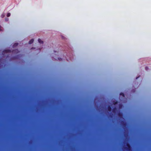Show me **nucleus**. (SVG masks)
I'll use <instances>...</instances> for the list:
<instances>
[{
  "label": "nucleus",
  "mask_w": 151,
  "mask_h": 151,
  "mask_svg": "<svg viewBox=\"0 0 151 151\" xmlns=\"http://www.w3.org/2000/svg\"><path fill=\"white\" fill-rule=\"evenodd\" d=\"M127 147H124V149L128 151H130L131 150V146L129 144L127 143Z\"/></svg>",
  "instance_id": "obj_1"
},
{
  "label": "nucleus",
  "mask_w": 151,
  "mask_h": 151,
  "mask_svg": "<svg viewBox=\"0 0 151 151\" xmlns=\"http://www.w3.org/2000/svg\"><path fill=\"white\" fill-rule=\"evenodd\" d=\"M11 52V50H4L3 51V53L4 54H5V53L10 52Z\"/></svg>",
  "instance_id": "obj_2"
},
{
  "label": "nucleus",
  "mask_w": 151,
  "mask_h": 151,
  "mask_svg": "<svg viewBox=\"0 0 151 151\" xmlns=\"http://www.w3.org/2000/svg\"><path fill=\"white\" fill-rule=\"evenodd\" d=\"M121 124L124 127H125L126 125V124L124 122V121H122L121 122Z\"/></svg>",
  "instance_id": "obj_3"
},
{
  "label": "nucleus",
  "mask_w": 151,
  "mask_h": 151,
  "mask_svg": "<svg viewBox=\"0 0 151 151\" xmlns=\"http://www.w3.org/2000/svg\"><path fill=\"white\" fill-rule=\"evenodd\" d=\"M107 109L108 111L110 112L112 110L111 107L110 106H108Z\"/></svg>",
  "instance_id": "obj_4"
},
{
  "label": "nucleus",
  "mask_w": 151,
  "mask_h": 151,
  "mask_svg": "<svg viewBox=\"0 0 151 151\" xmlns=\"http://www.w3.org/2000/svg\"><path fill=\"white\" fill-rule=\"evenodd\" d=\"M118 115L120 118H122L123 116V114L121 112H119L118 113Z\"/></svg>",
  "instance_id": "obj_5"
},
{
  "label": "nucleus",
  "mask_w": 151,
  "mask_h": 151,
  "mask_svg": "<svg viewBox=\"0 0 151 151\" xmlns=\"http://www.w3.org/2000/svg\"><path fill=\"white\" fill-rule=\"evenodd\" d=\"M117 110V109L116 107H114L112 109V111L113 113H115L116 111Z\"/></svg>",
  "instance_id": "obj_6"
},
{
  "label": "nucleus",
  "mask_w": 151,
  "mask_h": 151,
  "mask_svg": "<svg viewBox=\"0 0 151 151\" xmlns=\"http://www.w3.org/2000/svg\"><path fill=\"white\" fill-rule=\"evenodd\" d=\"M34 40L33 39H31L29 42V44H31L32 43L34 42Z\"/></svg>",
  "instance_id": "obj_7"
},
{
  "label": "nucleus",
  "mask_w": 151,
  "mask_h": 151,
  "mask_svg": "<svg viewBox=\"0 0 151 151\" xmlns=\"http://www.w3.org/2000/svg\"><path fill=\"white\" fill-rule=\"evenodd\" d=\"M38 41L39 43L40 44H43V41L41 40L40 39H38Z\"/></svg>",
  "instance_id": "obj_8"
},
{
  "label": "nucleus",
  "mask_w": 151,
  "mask_h": 151,
  "mask_svg": "<svg viewBox=\"0 0 151 151\" xmlns=\"http://www.w3.org/2000/svg\"><path fill=\"white\" fill-rule=\"evenodd\" d=\"M118 103V102L117 101H113V104L114 105Z\"/></svg>",
  "instance_id": "obj_9"
},
{
  "label": "nucleus",
  "mask_w": 151,
  "mask_h": 151,
  "mask_svg": "<svg viewBox=\"0 0 151 151\" xmlns=\"http://www.w3.org/2000/svg\"><path fill=\"white\" fill-rule=\"evenodd\" d=\"M120 95L122 96L123 97H124V94L123 93H120Z\"/></svg>",
  "instance_id": "obj_10"
},
{
  "label": "nucleus",
  "mask_w": 151,
  "mask_h": 151,
  "mask_svg": "<svg viewBox=\"0 0 151 151\" xmlns=\"http://www.w3.org/2000/svg\"><path fill=\"white\" fill-rule=\"evenodd\" d=\"M11 14L10 13H8L6 14V16L7 17H9L10 16Z\"/></svg>",
  "instance_id": "obj_11"
},
{
  "label": "nucleus",
  "mask_w": 151,
  "mask_h": 151,
  "mask_svg": "<svg viewBox=\"0 0 151 151\" xmlns=\"http://www.w3.org/2000/svg\"><path fill=\"white\" fill-rule=\"evenodd\" d=\"M145 69L146 70H148L149 68L148 67L146 66L145 68Z\"/></svg>",
  "instance_id": "obj_12"
},
{
  "label": "nucleus",
  "mask_w": 151,
  "mask_h": 151,
  "mask_svg": "<svg viewBox=\"0 0 151 151\" xmlns=\"http://www.w3.org/2000/svg\"><path fill=\"white\" fill-rule=\"evenodd\" d=\"M18 45V43H15L14 44V46H17Z\"/></svg>",
  "instance_id": "obj_13"
},
{
  "label": "nucleus",
  "mask_w": 151,
  "mask_h": 151,
  "mask_svg": "<svg viewBox=\"0 0 151 151\" xmlns=\"http://www.w3.org/2000/svg\"><path fill=\"white\" fill-rule=\"evenodd\" d=\"M119 108H121L122 107V105L121 104H120L119 105Z\"/></svg>",
  "instance_id": "obj_14"
},
{
  "label": "nucleus",
  "mask_w": 151,
  "mask_h": 151,
  "mask_svg": "<svg viewBox=\"0 0 151 151\" xmlns=\"http://www.w3.org/2000/svg\"><path fill=\"white\" fill-rule=\"evenodd\" d=\"M1 28H2L1 27V26H0V31H2V30L1 29Z\"/></svg>",
  "instance_id": "obj_15"
},
{
  "label": "nucleus",
  "mask_w": 151,
  "mask_h": 151,
  "mask_svg": "<svg viewBox=\"0 0 151 151\" xmlns=\"http://www.w3.org/2000/svg\"><path fill=\"white\" fill-rule=\"evenodd\" d=\"M139 77H137L136 78V79H137Z\"/></svg>",
  "instance_id": "obj_16"
},
{
  "label": "nucleus",
  "mask_w": 151,
  "mask_h": 151,
  "mask_svg": "<svg viewBox=\"0 0 151 151\" xmlns=\"http://www.w3.org/2000/svg\"><path fill=\"white\" fill-rule=\"evenodd\" d=\"M60 59H61V58H58V59L59 60H60Z\"/></svg>",
  "instance_id": "obj_17"
}]
</instances>
